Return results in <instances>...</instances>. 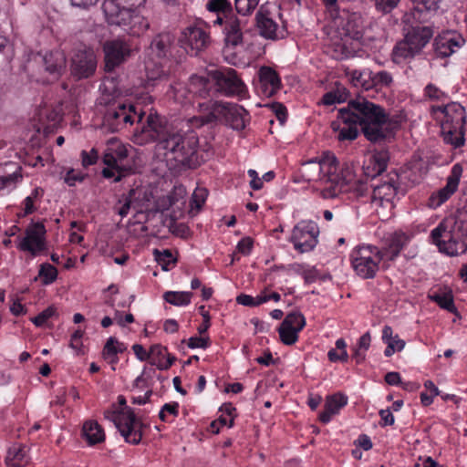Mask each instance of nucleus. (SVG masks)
Returning <instances> with one entry per match:
<instances>
[{"label": "nucleus", "mask_w": 467, "mask_h": 467, "mask_svg": "<svg viewBox=\"0 0 467 467\" xmlns=\"http://www.w3.org/2000/svg\"><path fill=\"white\" fill-rule=\"evenodd\" d=\"M43 193V191L40 188H35L30 195H28L25 201V213L30 214L35 212L36 208L34 206V202L38 199Z\"/></svg>", "instance_id": "obj_49"}, {"label": "nucleus", "mask_w": 467, "mask_h": 467, "mask_svg": "<svg viewBox=\"0 0 467 467\" xmlns=\"http://www.w3.org/2000/svg\"><path fill=\"white\" fill-rule=\"evenodd\" d=\"M172 43L173 36L170 33H161L152 39L150 48L158 58H163L170 52Z\"/></svg>", "instance_id": "obj_32"}, {"label": "nucleus", "mask_w": 467, "mask_h": 467, "mask_svg": "<svg viewBox=\"0 0 467 467\" xmlns=\"http://www.w3.org/2000/svg\"><path fill=\"white\" fill-rule=\"evenodd\" d=\"M38 275L44 285H50L56 281L57 270L52 265L45 263L40 265Z\"/></svg>", "instance_id": "obj_44"}, {"label": "nucleus", "mask_w": 467, "mask_h": 467, "mask_svg": "<svg viewBox=\"0 0 467 467\" xmlns=\"http://www.w3.org/2000/svg\"><path fill=\"white\" fill-rule=\"evenodd\" d=\"M80 155L83 167L95 164L99 159V153L96 149H91L89 151L82 150Z\"/></svg>", "instance_id": "obj_53"}, {"label": "nucleus", "mask_w": 467, "mask_h": 467, "mask_svg": "<svg viewBox=\"0 0 467 467\" xmlns=\"http://www.w3.org/2000/svg\"><path fill=\"white\" fill-rule=\"evenodd\" d=\"M155 257L159 264L163 265L162 268L164 270H167L168 268L165 266L169 265L170 263H173L174 259L172 256V254L169 250H164L162 252H160L158 250L155 251Z\"/></svg>", "instance_id": "obj_57"}, {"label": "nucleus", "mask_w": 467, "mask_h": 467, "mask_svg": "<svg viewBox=\"0 0 467 467\" xmlns=\"http://www.w3.org/2000/svg\"><path fill=\"white\" fill-rule=\"evenodd\" d=\"M192 293L167 291L163 294V299L171 305L176 306H188L191 303Z\"/></svg>", "instance_id": "obj_41"}, {"label": "nucleus", "mask_w": 467, "mask_h": 467, "mask_svg": "<svg viewBox=\"0 0 467 467\" xmlns=\"http://www.w3.org/2000/svg\"><path fill=\"white\" fill-rule=\"evenodd\" d=\"M143 118L144 112L139 111L136 106L119 103L107 109L103 125L111 132H116L136 122L135 136L140 143L156 140L159 149L165 150L164 155L168 160H173L179 165L190 166L198 146L196 134L181 133L156 114H149L145 121Z\"/></svg>", "instance_id": "obj_1"}, {"label": "nucleus", "mask_w": 467, "mask_h": 467, "mask_svg": "<svg viewBox=\"0 0 467 467\" xmlns=\"http://www.w3.org/2000/svg\"><path fill=\"white\" fill-rule=\"evenodd\" d=\"M441 0H421V2L414 8L413 16L415 19L425 20L426 17L422 16V12L425 9L428 12L436 11Z\"/></svg>", "instance_id": "obj_43"}, {"label": "nucleus", "mask_w": 467, "mask_h": 467, "mask_svg": "<svg viewBox=\"0 0 467 467\" xmlns=\"http://www.w3.org/2000/svg\"><path fill=\"white\" fill-rule=\"evenodd\" d=\"M103 163L106 168L102 170L105 178H113L119 182L122 177L132 172L135 162L126 145L116 140H110L103 153Z\"/></svg>", "instance_id": "obj_7"}, {"label": "nucleus", "mask_w": 467, "mask_h": 467, "mask_svg": "<svg viewBox=\"0 0 467 467\" xmlns=\"http://www.w3.org/2000/svg\"><path fill=\"white\" fill-rule=\"evenodd\" d=\"M254 242L250 237H244L241 239L236 246V249L239 253L248 255L250 254L253 248Z\"/></svg>", "instance_id": "obj_59"}, {"label": "nucleus", "mask_w": 467, "mask_h": 467, "mask_svg": "<svg viewBox=\"0 0 467 467\" xmlns=\"http://www.w3.org/2000/svg\"><path fill=\"white\" fill-rule=\"evenodd\" d=\"M209 346V338L203 337H192L188 339V347L190 348H207Z\"/></svg>", "instance_id": "obj_60"}, {"label": "nucleus", "mask_w": 467, "mask_h": 467, "mask_svg": "<svg viewBox=\"0 0 467 467\" xmlns=\"http://www.w3.org/2000/svg\"><path fill=\"white\" fill-rule=\"evenodd\" d=\"M319 228L313 221H301L293 228L290 242L299 253L312 251L318 243Z\"/></svg>", "instance_id": "obj_13"}, {"label": "nucleus", "mask_w": 467, "mask_h": 467, "mask_svg": "<svg viewBox=\"0 0 467 467\" xmlns=\"http://www.w3.org/2000/svg\"><path fill=\"white\" fill-rule=\"evenodd\" d=\"M126 346L119 342L116 337H110L108 338L104 348H103V358L108 359L109 363L114 364L118 362L117 355L119 353H122L126 350Z\"/></svg>", "instance_id": "obj_36"}, {"label": "nucleus", "mask_w": 467, "mask_h": 467, "mask_svg": "<svg viewBox=\"0 0 467 467\" xmlns=\"http://www.w3.org/2000/svg\"><path fill=\"white\" fill-rule=\"evenodd\" d=\"M349 79L351 83L357 87L361 88L363 89L368 90L372 88V77L373 72L368 69L365 68L362 70H352L348 73Z\"/></svg>", "instance_id": "obj_35"}, {"label": "nucleus", "mask_w": 467, "mask_h": 467, "mask_svg": "<svg viewBox=\"0 0 467 467\" xmlns=\"http://www.w3.org/2000/svg\"><path fill=\"white\" fill-rule=\"evenodd\" d=\"M145 71L149 81L162 79L167 76V71L164 69L161 61H156L153 58H149L145 62Z\"/></svg>", "instance_id": "obj_38"}, {"label": "nucleus", "mask_w": 467, "mask_h": 467, "mask_svg": "<svg viewBox=\"0 0 467 467\" xmlns=\"http://www.w3.org/2000/svg\"><path fill=\"white\" fill-rule=\"evenodd\" d=\"M225 43L227 47H237L243 43V33L240 21L233 15L223 20Z\"/></svg>", "instance_id": "obj_29"}, {"label": "nucleus", "mask_w": 467, "mask_h": 467, "mask_svg": "<svg viewBox=\"0 0 467 467\" xmlns=\"http://www.w3.org/2000/svg\"><path fill=\"white\" fill-rule=\"evenodd\" d=\"M45 69L55 78H57L66 69V55L61 50H54L43 57Z\"/></svg>", "instance_id": "obj_27"}, {"label": "nucleus", "mask_w": 467, "mask_h": 467, "mask_svg": "<svg viewBox=\"0 0 467 467\" xmlns=\"http://www.w3.org/2000/svg\"><path fill=\"white\" fill-rule=\"evenodd\" d=\"M207 198V191L204 188L196 189L192 196L191 205L200 210Z\"/></svg>", "instance_id": "obj_51"}, {"label": "nucleus", "mask_w": 467, "mask_h": 467, "mask_svg": "<svg viewBox=\"0 0 467 467\" xmlns=\"http://www.w3.org/2000/svg\"><path fill=\"white\" fill-rule=\"evenodd\" d=\"M387 256L377 246L362 244L350 254V261L355 273L364 279L373 278L379 270V264Z\"/></svg>", "instance_id": "obj_10"}, {"label": "nucleus", "mask_w": 467, "mask_h": 467, "mask_svg": "<svg viewBox=\"0 0 467 467\" xmlns=\"http://www.w3.org/2000/svg\"><path fill=\"white\" fill-rule=\"evenodd\" d=\"M103 52L105 70L110 72L128 60L132 49L127 41L117 38L106 41L103 45Z\"/></svg>", "instance_id": "obj_16"}, {"label": "nucleus", "mask_w": 467, "mask_h": 467, "mask_svg": "<svg viewBox=\"0 0 467 467\" xmlns=\"http://www.w3.org/2000/svg\"><path fill=\"white\" fill-rule=\"evenodd\" d=\"M83 337V331L76 330L70 339L69 347L76 351H79L82 346L81 338Z\"/></svg>", "instance_id": "obj_63"}, {"label": "nucleus", "mask_w": 467, "mask_h": 467, "mask_svg": "<svg viewBox=\"0 0 467 467\" xmlns=\"http://www.w3.org/2000/svg\"><path fill=\"white\" fill-rule=\"evenodd\" d=\"M256 23L260 35L267 39L276 40L285 38L287 31L285 26H279L263 6L256 15Z\"/></svg>", "instance_id": "obj_20"}, {"label": "nucleus", "mask_w": 467, "mask_h": 467, "mask_svg": "<svg viewBox=\"0 0 467 467\" xmlns=\"http://www.w3.org/2000/svg\"><path fill=\"white\" fill-rule=\"evenodd\" d=\"M213 82L209 71L202 75H192L188 82V91L200 98H207L212 91Z\"/></svg>", "instance_id": "obj_28"}, {"label": "nucleus", "mask_w": 467, "mask_h": 467, "mask_svg": "<svg viewBox=\"0 0 467 467\" xmlns=\"http://www.w3.org/2000/svg\"><path fill=\"white\" fill-rule=\"evenodd\" d=\"M441 134L444 141L455 148L461 147L464 143V128L454 129L453 126L441 124Z\"/></svg>", "instance_id": "obj_37"}, {"label": "nucleus", "mask_w": 467, "mask_h": 467, "mask_svg": "<svg viewBox=\"0 0 467 467\" xmlns=\"http://www.w3.org/2000/svg\"><path fill=\"white\" fill-rule=\"evenodd\" d=\"M400 0H374L378 11L389 13L394 9Z\"/></svg>", "instance_id": "obj_55"}, {"label": "nucleus", "mask_w": 467, "mask_h": 467, "mask_svg": "<svg viewBox=\"0 0 467 467\" xmlns=\"http://www.w3.org/2000/svg\"><path fill=\"white\" fill-rule=\"evenodd\" d=\"M366 26L363 24V20L360 16H354L347 22L345 26V38L341 39V42H335L336 47L334 57L337 59H342L350 54V51L347 47L348 39L358 41L362 38V31H364Z\"/></svg>", "instance_id": "obj_18"}, {"label": "nucleus", "mask_w": 467, "mask_h": 467, "mask_svg": "<svg viewBox=\"0 0 467 467\" xmlns=\"http://www.w3.org/2000/svg\"><path fill=\"white\" fill-rule=\"evenodd\" d=\"M409 242L410 237L406 234L396 232L388 238L386 247L380 251L387 253L385 259L394 260Z\"/></svg>", "instance_id": "obj_30"}, {"label": "nucleus", "mask_w": 467, "mask_h": 467, "mask_svg": "<svg viewBox=\"0 0 467 467\" xmlns=\"http://www.w3.org/2000/svg\"><path fill=\"white\" fill-rule=\"evenodd\" d=\"M281 324L285 327L295 328L299 332L305 327L306 319L302 313L296 311L287 314Z\"/></svg>", "instance_id": "obj_42"}, {"label": "nucleus", "mask_w": 467, "mask_h": 467, "mask_svg": "<svg viewBox=\"0 0 467 467\" xmlns=\"http://www.w3.org/2000/svg\"><path fill=\"white\" fill-rule=\"evenodd\" d=\"M82 433L90 445L99 443L105 440L103 429L95 420L86 421L82 428Z\"/></svg>", "instance_id": "obj_34"}, {"label": "nucleus", "mask_w": 467, "mask_h": 467, "mask_svg": "<svg viewBox=\"0 0 467 467\" xmlns=\"http://www.w3.org/2000/svg\"><path fill=\"white\" fill-rule=\"evenodd\" d=\"M86 176V174L79 171H76L75 169H69L64 176V182L68 186H75L77 182H83Z\"/></svg>", "instance_id": "obj_50"}, {"label": "nucleus", "mask_w": 467, "mask_h": 467, "mask_svg": "<svg viewBox=\"0 0 467 467\" xmlns=\"http://www.w3.org/2000/svg\"><path fill=\"white\" fill-rule=\"evenodd\" d=\"M439 251L449 256H457L467 251V220L449 216L443 219L430 234Z\"/></svg>", "instance_id": "obj_5"}, {"label": "nucleus", "mask_w": 467, "mask_h": 467, "mask_svg": "<svg viewBox=\"0 0 467 467\" xmlns=\"http://www.w3.org/2000/svg\"><path fill=\"white\" fill-rule=\"evenodd\" d=\"M348 404V397L337 392L327 397L325 410L319 414V420L323 423H328L334 415L338 414L339 410Z\"/></svg>", "instance_id": "obj_26"}, {"label": "nucleus", "mask_w": 467, "mask_h": 467, "mask_svg": "<svg viewBox=\"0 0 467 467\" xmlns=\"http://www.w3.org/2000/svg\"><path fill=\"white\" fill-rule=\"evenodd\" d=\"M22 179L21 166L14 161L0 164V195L15 189Z\"/></svg>", "instance_id": "obj_21"}, {"label": "nucleus", "mask_w": 467, "mask_h": 467, "mask_svg": "<svg viewBox=\"0 0 467 467\" xmlns=\"http://www.w3.org/2000/svg\"><path fill=\"white\" fill-rule=\"evenodd\" d=\"M434 111L443 114L441 124L453 126L454 129L464 128L466 121L465 109L458 102H451L443 107L433 108Z\"/></svg>", "instance_id": "obj_22"}, {"label": "nucleus", "mask_w": 467, "mask_h": 467, "mask_svg": "<svg viewBox=\"0 0 467 467\" xmlns=\"http://www.w3.org/2000/svg\"><path fill=\"white\" fill-rule=\"evenodd\" d=\"M46 233L47 231L43 223H30L25 231V235L17 238V249L27 252L32 256L40 254L47 250Z\"/></svg>", "instance_id": "obj_15"}, {"label": "nucleus", "mask_w": 467, "mask_h": 467, "mask_svg": "<svg viewBox=\"0 0 467 467\" xmlns=\"http://www.w3.org/2000/svg\"><path fill=\"white\" fill-rule=\"evenodd\" d=\"M30 461L25 446L14 444L7 450L5 462L8 467H24Z\"/></svg>", "instance_id": "obj_31"}, {"label": "nucleus", "mask_w": 467, "mask_h": 467, "mask_svg": "<svg viewBox=\"0 0 467 467\" xmlns=\"http://www.w3.org/2000/svg\"><path fill=\"white\" fill-rule=\"evenodd\" d=\"M98 59L94 50L81 47L74 50L71 57L70 72L77 79L88 78L94 75Z\"/></svg>", "instance_id": "obj_14"}, {"label": "nucleus", "mask_w": 467, "mask_h": 467, "mask_svg": "<svg viewBox=\"0 0 467 467\" xmlns=\"http://www.w3.org/2000/svg\"><path fill=\"white\" fill-rule=\"evenodd\" d=\"M462 174V166L458 163L454 164L451 170L450 175L447 177L446 185L433 192L429 198V207L436 209L447 202L457 191Z\"/></svg>", "instance_id": "obj_17"}, {"label": "nucleus", "mask_w": 467, "mask_h": 467, "mask_svg": "<svg viewBox=\"0 0 467 467\" xmlns=\"http://www.w3.org/2000/svg\"><path fill=\"white\" fill-rule=\"evenodd\" d=\"M118 401L123 408L119 411H108L105 417L113 421L127 442L138 444L142 438L143 423L136 417L133 410L126 406V399L123 396H119Z\"/></svg>", "instance_id": "obj_9"}, {"label": "nucleus", "mask_w": 467, "mask_h": 467, "mask_svg": "<svg viewBox=\"0 0 467 467\" xmlns=\"http://www.w3.org/2000/svg\"><path fill=\"white\" fill-rule=\"evenodd\" d=\"M56 314V308L54 306H48L36 317L32 318V322L36 327H42L44 324Z\"/></svg>", "instance_id": "obj_52"}, {"label": "nucleus", "mask_w": 467, "mask_h": 467, "mask_svg": "<svg viewBox=\"0 0 467 467\" xmlns=\"http://www.w3.org/2000/svg\"><path fill=\"white\" fill-rule=\"evenodd\" d=\"M362 38L358 42L365 47H370L375 41L379 40L383 36L382 29L376 23H369L362 31Z\"/></svg>", "instance_id": "obj_39"}, {"label": "nucleus", "mask_w": 467, "mask_h": 467, "mask_svg": "<svg viewBox=\"0 0 467 467\" xmlns=\"http://www.w3.org/2000/svg\"><path fill=\"white\" fill-rule=\"evenodd\" d=\"M165 358L166 360H154L152 361V365L156 366L161 370L168 369L173 364L175 358L167 352Z\"/></svg>", "instance_id": "obj_62"}, {"label": "nucleus", "mask_w": 467, "mask_h": 467, "mask_svg": "<svg viewBox=\"0 0 467 467\" xmlns=\"http://www.w3.org/2000/svg\"><path fill=\"white\" fill-rule=\"evenodd\" d=\"M206 9L217 14L214 25H223V20L232 16V4L230 0H209L206 3Z\"/></svg>", "instance_id": "obj_33"}, {"label": "nucleus", "mask_w": 467, "mask_h": 467, "mask_svg": "<svg viewBox=\"0 0 467 467\" xmlns=\"http://www.w3.org/2000/svg\"><path fill=\"white\" fill-rule=\"evenodd\" d=\"M279 337L285 345H293L298 339V332L295 328L285 327L283 324L278 328Z\"/></svg>", "instance_id": "obj_45"}, {"label": "nucleus", "mask_w": 467, "mask_h": 467, "mask_svg": "<svg viewBox=\"0 0 467 467\" xmlns=\"http://www.w3.org/2000/svg\"><path fill=\"white\" fill-rule=\"evenodd\" d=\"M424 97L433 101H441L446 94L435 85L430 83L424 88Z\"/></svg>", "instance_id": "obj_48"}, {"label": "nucleus", "mask_w": 467, "mask_h": 467, "mask_svg": "<svg viewBox=\"0 0 467 467\" xmlns=\"http://www.w3.org/2000/svg\"><path fill=\"white\" fill-rule=\"evenodd\" d=\"M393 82L392 75L385 70L373 73L372 88L375 87H389Z\"/></svg>", "instance_id": "obj_46"}, {"label": "nucleus", "mask_w": 467, "mask_h": 467, "mask_svg": "<svg viewBox=\"0 0 467 467\" xmlns=\"http://www.w3.org/2000/svg\"><path fill=\"white\" fill-rule=\"evenodd\" d=\"M389 153L386 150H375L370 153L363 164L366 176L372 179L380 175L388 166Z\"/></svg>", "instance_id": "obj_25"}, {"label": "nucleus", "mask_w": 467, "mask_h": 467, "mask_svg": "<svg viewBox=\"0 0 467 467\" xmlns=\"http://www.w3.org/2000/svg\"><path fill=\"white\" fill-rule=\"evenodd\" d=\"M281 88V79L272 67H262L258 70V81L255 85L257 93L260 96L270 98Z\"/></svg>", "instance_id": "obj_19"}, {"label": "nucleus", "mask_w": 467, "mask_h": 467, "mask_svg": "<svg viewBox=\"0 0 467 467\" xmlns=\"http://www.w3.org/2000/svg\"><path fill=\"white\" fill-rule=\"evenodd\" d=\"M133 193V191H131L130 192V195L129 196H126L123 201H120L119 202L121 203L120 207L117 208V213L121 216V217H125L128 215L130 208H131V205H132V202H131V199H130V196L131 194Z\"/></svg>", "instance_id": "obj_61"}, {"label": "nucleus", "mask_w": 467, "mask_h": 467, "mask_svg": "<svg viewBox=\"0 0 467 467\" xmlns=\"http://www.w3.org/2000/svg\"><path fill=\"white\" fill-rule=\"evenodd\" d=\"M167 354V348L160 344H156L150 347V363L152 361L161 359L164 360Z\"/></svg>", "instance_id": "obj_54"}, {"label": "nucleus", "mask_w": 467, "mask_h": 467, "mask_svg": "<svg viewBox=\"0 0 467 467\" xmlns=\"http://www.w3.org/2000/svg\"><path fill=\"white\" fill-rule=\"evenodd\" d=\"M337 119L331 126L340 141L355 140L358 135V125L372 142L383 140L388 134L389 115L382 107L363 97L351 99L347 107L339 109Z\"/></svg>", "instance_id": "obj_2"}, {"label": "nucleus", "mask_w": 467, "mask_h": 467, "mask_svg": "<svg viewBox=\"0 0 467 467\" xmlns=\"http://www.w3.org/2000/svg\"><path fill=\"white\" fill-rule=\"evenodd\" d=\"M47 119L49 121V127L55 128L60 123L62 116L59 111L53 109L47 112Z\"/></svg>", "instance_id": "obj_64"}, {"label": "nucleus", "mask_w": 467, "mask_h": 467, "mask_svg": "<svg viewBox=\"0 0 467 467\" xmlns=\"http://www.w3.org/2000/svg\"><path fill=\"white\" fill-rule=\"evenodd\" d=\"M210 78L216 86V91L227 97L237 96L244 98L246 86L237 76L236 71L230 67L209 70Z\"/></svg>", "instance_id": "obj_11"}, {"label": "nucleus", "mask_w": 467, "mask_h": 467, "mask_svg": "<svg viewBox=\"0 0 467 467\" xmlns=\"http://www.w3.org/2000/svg\"><path fill=\"white\" fill-rule=\"evenodd\" d=\"M464 40L451 32H446L439 35L433 43L434 51L440 57H448L459 49Z\"/></svg>", "instance_id": "obj_23"}, {"label": "nucleus", "mask_w": 467, "mask_h": 467, "mask_svg": "<svg viewBox=\"0 0 467 467\" xmlns=\"http://www.w3.org/2000/svg\"><path fill=\"white\" fill-rule=\"evenodd\" d=\"M180 42L191 56H197L205 50L211 43V37L204 22L198 21L194 25L187 26L182 32Z\"/></svg>", "instance_id": "obj_12"}, {"label": "nucleus", "mask_w": 467, "mask_h": 467, "mask_svg": "<svg viewBox=\"0 0 467 467\" xmlns=\"http://www.w3.org/2000/svg\"><path fill=\"white\" fill-rule=\"evenodd\" d=\"M201 125L223 121L232 129L242 130L249 120L248 112L241 106L230 102L207 101L200 103Z\"/></svg>", "instance_id": "obj_6"}, {"label": "nucleus", "mask_w": 467, "mask_h": 467, "mask_svg": "<svg viewBox=\"0 0 467 467\" xmlns=\"http://www.w3.org/2000/svg\"><path fill=\"white\" fill-rule=\"evenodd\" d=\"M236 11L243 16L252 13L259 4V0H234Z\"/></svg>", "instance_id": "obj_47"}, {"label": "nucleus", "mask_w": 467, "mask_h": 467, "mask_svg": "<svg viewBox=\"0 0 467 467\" xmlns=\"http://www.w3.org/2000/svg\"><path fill=\"white\" fill-rule=\"evenodd\" d=\"M179 404L177 402L173 403H166L162 406L159 417L162 421H166V413L171 414L174 417L178 416L179 414Z\"/></svg>", "instance_id": "obj_56"}, {"label": "nucleus", "mask_w": 467, "mask_h": 467, "mask_svg": "<svg viewBox=\"0 0 467 467\" xmlns=\"http://www.w3.org/2000/svg\"><path fill=\"white\" fill-rule=\"evenodd\" d=\"M397 179L398 176L395 174L379 184H372V202L380 206H383L384 202L390 203L397 194Z\"/></svg>", "instance_id": "obj_24"}, {"label": "nucleus", "mask_w": 467, "mask_h": 467, "mask_svg": "<svg viewBox=\"0 0 467 467\" xmlns=\"http://www.w3.org/2000/svg\"><path fill=\"white\" fill-rule=\"evenodd\" d=\"M429 298L449 312L454 313L456 311L451 291L434 292L429 295Z\"/></svg>", "instance_id": "obj_40"}, {"label": "nucleus", "mask_w": 467, "mask_h": 467, "mask_svg": "<svg viewBox=\"0 0 467 467\" xmlns=\"http://www.w3.org/2000/svg\"><path fill=\"white\" fill-rule=\"evenodd\" d=\"M433 36L430 26H417L409 31L404 39L398 42L392 49L391 58L396 64L411 59L419 55Z\"/></svg>", "instance_id": "obj_8"}, {"label": "nucleus", "mask_w": 467, "mask_h": 467, "mask_svg": "<svg viewBox=\"0 0 467 467\" xmlns=\"http://www.w3.org/2000/svg\"><path fill=\"white\" fill-rule=\"evenodd\" d=\"M146 0H105L102 11L107 23L118 26L132 36H140L150 27V23L139 8Z\"/></svg>", "instance_id": "obj_4"}, {"label": "nucleus", "mask_w": 467, "mask_h": 467, "mask_svg": "<svg viewBox=\"0 0 467 467\" xmlns=\"http://www.w3.org/2000/svg\"><path fill=\"white\" fill-rule=\"evenodd\" d=\"M179 202V199L172 194H169L167 196H163L162 198L158 200L157 205L161 211L169 210L171 206L176 204Z\"/></svg>", "instance_id": "obj_58"}, {"label": "nucleus", "mask_w": 467, "mask_h": 467, "mask_svg": "<svg viewBox=\"0 0 467 467\" xmlns=\"http://www.w3.org/2000/svg\"><path fill=\"white\" fill-rule=\"evenodd\" d=\"M299 172L303 181L321 183L319 194L323 199L338 197L354 178L352 169L349 166L340 168L336 156L330 152L302 163Z\"/></svg>", "instance_id": "obj_3"}]
</instances>
